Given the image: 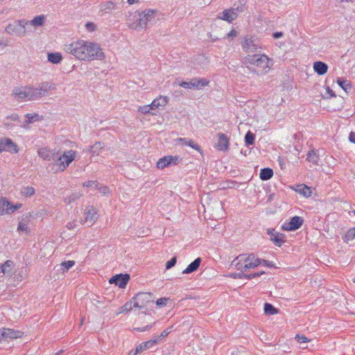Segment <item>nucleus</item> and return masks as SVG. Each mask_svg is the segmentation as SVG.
Instances as JSON below:
<instances>
[{"label": "nucleus", "instance_id": "nucleus-1", "mask_svg": "<svg viewBox=\"0 0 355 355\" xmlns=\"http://www.w3.org/2000/svg\"><path fill=\"white\" fill-rule=\"evenodd\" d=\"M38 155L44 160H55L53 164L52 171L54 172L64 171L73 161L76 157V151L70 150L65 151L62 155H58L55 151L48 148H42L37 150Z\"/></svg>", "mask_w": 355, "mask_h": 355}, {"label": "nucleus", "instance_id": "nucleus-35", "mask_svg": "<svg viewBox=\"0 0 355 355\" xmlns=\"http://www.w3.org/2000/svg\"><path fill=\"white\" fill-rule=\"evenodd\" d=\"M337 83L346 92L352 89L351 82L347 80L340 78H338Z\"/></svg>", "mask_w": 355, "mask_h": 355}, {"label": "nucleus", "instance_id": "nucleus-44", "mask_svg": "<svg viewBox=\"0 0 355 355\" xmlns=\"http://www.w3.org/2000/svg\"><path fill=\"white\" fill-rule=\"evenodd\" d=\"M26 118L28 119V123H31L34 121H37L39 118V114H26L25 115Z\"/></svg>", "mask_w": 355, "mask_h": 355}, {"label": "nucleus", "instance_id": "nucleus-38", "mask_svg": "<svg viewBox=\"0 0 355 355\" xmlns=\"http://www.w3.org/2000/svg\"><path fill=\"white\" fill-rule=\"evenodd\" d=\"M75 265L74 261H63L60 264V270L62 273L67 272L71 267Z\"/></svg>", "mask_w": 355, "mask_h": 355}, {"label": "nucleus", "instance_id": "nucleus-40", "mask_svg": "<svg viewBox=\"0 0 355 355\" xmlns=\"http://www.w3.org/2000/svg\"><path fill=\"white\" fill-rule=\"evenodd\" d=\"M254 139V135L250 131H248L245 135V142L248 146L253 145Z\"/></svg>", "mask_w": 355, "mask_h": 355}, {"label": "nucleus", "instance_id": "nucleus-59", "mask_svg": "<svg viewBox=\"0 0 355 355\" xmlns=\"http://www.w3.org/2000/svg\"><path fill=\"white\" fill-rule=\"evenodd\" d=\"M150 328H151V326L146 325V326H145L143 328H135V329L138 331H145L149 330Z\"/></svg>", "mask_w": 355, "mask_h": 355}, {"label": "nucleus", "instance_id": "nucleus-8", "mask_svg": "<svg viewBox=\"0 0 355 355\" xmlns=\"http://www.w3.org/2000/svg\"><path fill=\"white\" fill-rule=\"evenodd\" d=\"M241 46L246 53H251L258 51L261 49V44L257 37H246L241 43Z\"/></svg>", "mask_w": 355, "mask_h": 355}, {"label": "nucleus", "instance_id": "nucleus-43", "mask_svg": "<svg viewBox=\"0 0 355 355\" xmlns=\"http://www.w3.org/2000/svg\"><path fill=\"white\" fill-rule=\"evenodd\" d=\"M151 110H153V109L150 105L140 106L138 108V111L142 114H150Z\"/></svg>", "mask_w": 355, "mask_h": 355}, {"label": "nucleus", "instance_id": "nucleus-36", "mask_svg": "<svg viewBox=\"0 0 355 355\" xmlns=\"http://www.w3.org/2000/svg\"><path fill=\"white\" fill-rule=\"evenodd\" d=\"M45 17L44 15L36 16L31 21H28V24H31L34 26H41L44 23Z\"/></svg>", "mask_w": 355, "mask_h": 355}, {"label": "nucleus", "instance_id": "nucleus-58", "mask_svg": "<svg viewBox=\"0 0 355 355\" xmlns=\"http://www.w3.org/2000/svg\"><path fill=\"white\" fill-rule=\"evenodd\" d=\"M261 263L266 266H268V267H272L273 266V264L272 262L268 261V260H265V259H261Z\"/></svg>", "mask_w": 355, "mask_h": 355}, {"label": "nucleus", "instance_id": "nucleus-42", "mask_svg": "<svg viewBox=\"0 0 355 355\" xmlns=\"http://www.w3.org/2000/svg\"><path fill=\"white\" fill-rule=\"evenodd\" d=\"M82 195L83 194L80 193H73L72 195H71L70 196L65 199V202L71 203V202H73L79 199L82 196Z\"/></svg>", "mask_w": 355, "mask_h": 355}, {"label": "nucleus", "instance_id": "nucleus-41", "mask_svg": "<svg viewBox=\"0 0 355 355\" xmlns=\"http://www.w3.org/2000/svg\"><path fill=\"white\" fill-rule=\"evenodd\" d=\"M21 193L25 196H31L35 193V189L32 187H26L22 188Z\"/></svg>", "mask_w": 355, "mask_h": 355}, {"label": "nucleus", "instance_id": "nucleus-51", "mask_svg": "<svg viewBox=\"0 0 355 355\" xmlns=\"http://www.w3.org/2000/svg\"><path fill=\"white\" fill-rule=\"evenodd\" d=\"M133 300H131L130 302H127L125 303L123 306H122V311L124 312H128L130 311L131 309H132V302Z\"/></svg>", "mask_w": 355, "mask_h": 355}, {"label": "nucleus", "instance_id": "nucleus-64", "mask_svg": "<svg viewBox=\"0 0 355 355\" xmlns=\"http://www.w3.org/2000/svg\"><path fill=\"white\" fill-rule=\"evenodd\" d=\"M135 302H134V306L135 307H139V308H141L143 307L144 306L141 304L140 302L137 301V300H135Z\"/></svg>", "mask_w": 355, "mask_h": 355}, {"label": "nucleus", "instance_id": "nucleus-17", "mask_svg": "<svg viewBox=\"0 0 355 355\" xmlns=\"http://www.w3.org/2000/svg\"><path fill=\"white\" fill-rule=\"evenodd\" d=\"M130 279V275L128 274H119L113 276L110 282L111 284H115L119 288H123L127 285L128 281Z\"/></svg>", "mask_w": 355, "mask_h": 355}, {"label": "nucleus", "instance_id": "nucleus-30", "mask_svg": "<svg viewBox=\"0 0 355 355\" xmlns=\"http://www.w3.org/2000/svg\"><path fill=\"white\" fill-rule=\"evenodd\" d=\"M104 147L105 145L103 143L98 141L96 142L93 146H90L89 152H90L92 155H98L101 150Z\"/></svg>", "mask_w": 355, "mask_h": 355}, {"label": "nucleus", "instance_id": "nucleus-32", "mask_svg": "<svg viewBox=\"0 0 355 355\" xmlns=\"http://www.w3.org/2000/svg\"><path fill=\"white\" fill-rule=\"evenodd\" d=\"M62 57L60 53H49L48 60L53 64H58L62 60Z\"/></svg>", "mask_w": 355, "mask_h": 355}, {"label": "nucleus", "instance_id": "nucleus-18", "mask_svg": "<svg viewBox=\"0 0 355 355\" xmlns=\"http://www.w3.org/2000/svg\"><path fill=\"white\" fill-rule=\"evenodd\" d=\"M218 138L216 146L218 150L226 151L229 148V138L224 133L220 132L217 134Z\"/></svg>", "mask_w": 355, "mask_h": 355}, {"label": "nucleus", "instance_id": "nucleus-37", "mask_svg": "<svg viewBox=\"0 0 355 355\" xmlns=\"http://www.w3.org/2000/svg\"><path fill=\"white\" fill-rule=\"evenodd\" d=\"M261 264V259L259 258H254L253 260H250L244 265V267H245V269H251V268H255Z\"/></svg>", "mask_w": 355, "mask_h": 355}, {"label": "nucleus", "instance_id": "nucleus-14", "mask_svg": "<svg viewBox=\"0 0 355 355\" xmlns=\"http://www.w3.org/2000/svg\"><path fill=\"white\" fill-rule=\"evenodd\" d=\"M2 151L17 153V146L10 139H0V153Z\"/></svg>", "mask_w": 355, "mask_h": 355}, {"label": "nucleus", "instance_id": "nucleus-25", "mask_svg": "<svg viewBox=\"0 0 355 355\" xmlns=\"http://www.w3.org/2000/svg\"><path fill=\"white\" fill-rule=\"evenodd\" d=\"M313 69L318 75H324L327 71L328 66L323 62L318 61L314 62Z\"/></svg>", "mask_w": 355, "mask_h": 355}, {"label": "nucleus", "instance_id": "nucleus-50", "mask_svg": "<svg viewBox=\"0 0 355 355\" xmlns=\"http://www.w3.org/2000/svg\"><path fill=\"white\" fill-rule=\"evenodd\" d=\"M295 338L299 343H306L309 341V340L304 336L297 335Z\"/></svg>", "mask_w": 355, "mask_h": 355}, {"label": "nucleus", "instance_id": "nucleus-60", "mask_svg": "<svg viewBox=\"0 0 355 355\" xmlns=\"http://www.w3.org/2000/svg\"><path fill=\"white\" fill-rule=\"evenodd\" d=\"M67 227L69 230L74 229L76 227V223L75 221L69 223Z\"/></svg>", "mask_w": 355, "mask_h": 355}, {"label": "nucleus", "instance_id": "nucleus-45", "mask_svg": "<svg viewBox=\"0 0 355 355\" xmlns=\"http://www.w3.org/2000/svg\"><path fill=\"white\" fill-rule=\"evenodd\" d=\"M264 273H265L264 271H261V272L251 273V274H249V275H245V279H252L253 278L260 277L261 275H263Z\"/></svg>", "mask_w": 355, "mask_h": 355}, {"label": "nucleus", "instance_id": "nucleus-62", "mask_svg": "<svg viewBox=\"0 0 355 355\" xmlns=\"http://www.w3.org/2000/svg\"><path fill=\"white\" fill-rule=\"evenodd\" d=\"M236 36V31L235 30H232L228 34L227 37H234Z\"/></svg>", "mask_w": 355, "mask_h": 355}, {"label": "nucleus", "instance_id": "nucleus-39", "mask_svg": "<svg viewBox=\"0 0 355 355\" xmlns=\"http://www.w3.org/2000/svg\"><path fill=\"white\" fill-rule=\"evenodd\" d=\"M264 312L268 315H274L278 313L277 309L271 304L266 303L264 304Z\"/></svg>", "mask_w": 355, "mask_h": 355}, {"label": "nucleus", "instance_id": "nucleus-10", "mask_svg": "<svg viewBox=\"0 0 355 355\" xmlns=\"http://www.w3.org/2000/svg\"><path fill=\"white\" fill-rule=\"evenodd\" d=\"M209 84V81L205 78H192L189 82L182 81L179 85L184 88L201 89Z\"/></svg>", "mask_w": 355, "mask_h": 355}, {"label": "nucleus", "instance_id": "nucleus-49", "mask_svg": "<svg viewBox=\"0 0 355 355\" xmlns=\"http://www.w3.org/2000/svg\"><path fill=\"white\" fill-rule=\"evenodd\" d=\"M176 262H177L176 257H173L170 261L166 262V269L171 268L173 266H174L175 265Z\"/></svg>", "mask_w": 355, "mask_h": 355}, {"label": "nucleus", "instance_id": "nucleus-23", "mask_svg": "<svg viewBox=\"0 0 355 355\" xmlns=\"http://www.w3.org/2000/svg\"><path fill=\"white\" fill-rule=\"evenodd\" d=\"M132 300H137L144 306L145 304L152 300L150 293H139Z\"/></svg>", "mask_w": 355, "mask_h": 355}, {"label": "nucleus", "instance_id": "nucleus-33", "mask_svg": "<svg viewBox=\"0 0 355 355\" xmlns=\"http://www.w3.org/2000/svg\"><path fill=\"white\" fill-rule=\"evenodd\" d=\"M3 334L4 337L6 338H17L20 336L21 332L19 331H14L11 329H3Z\"/></svg>", "mask_w": 355, "mask_h": 355}, {"label": "nucleus", "instance_id": "nucleus-6", "mask_svg": "<svg viewBox=\"0 0 355 355\" xmlns=\"http://www.w3.org/2000/svg\"><path fill=\"white\" fill-rule=\"evenodd\" d=\"M139 18L137 19V23H133L130 25V27L133 29H137L138 27L146 28L148 23L155 18V11L154 10L146 9L144 11L139 12Z\"/></svg>", "mask_w": 355, "mask_h": 355}, {"label": "nucleus", "instance_id": "nucleus-46", "mask_svg": "<svg viewBox=\"0 0 355 355\" xmlns=\"http://www.w3.org/2000/svg\"><path fill=\"white\" fill-rule=\"evenodd\" d=\"M346 239L347 241H352L355 239V228L349 230L346 235Z\"/></svg>", "mask_w": 355, "mask_h": 355}, {"label": "nucleus", "instance_id": "nucleus-56", "mask_svg": "<svg viewBox=\"0 0 355 355\" xmlns=\"http://www.w3.org/2000/svg\"><path fill=\"white\" fill-rule=\"evenodd\" d=\"M232 276L234 278H240V279L244 278L245 279V274L243 272H241L239 273H235L234 275H232Z\"/></svg>", "mask_w": 355, "mask_h": 355}, {"label": "nucleus", "instance_id": "nucleus-28", "mask_svg": "<svg viewBox=\"0 0 355 355\" xmlns=\"http://www.w3.org/2000/svg\"><path fill=\"white\" fill-rule=\"evenodd\" d=\"M167 102L168 101L166 97H162L160 96L159 98L154 99L153 101L150 105L153 110H154L157 109L159 106L166 105Z\"/></svg>", "mask_w": 355, "mask_h": 355}, {"label": "nucleus", "instance_id": "nucleus-31", "mask_svg": "<svg viewBox=\"0 0 355 355\" xmlns=\"http://www.w3.org/2000/svg\"><path fill=\"white\" fill-rule=\"evenodd\" d=\"M273 175V171L270 168H264L261 170L259 177L262 180H270Z\"/></svg>", "mask_w": 355, "mask_h": 355}, {"label": "nucleus", "instance_id": "nucleus-16", "mask_svg": "<svg viewBox=\"0 0 355 355\" xmlns=\"http://www.w3.org/2000/svg\"><path fill=\"white\" fill-rule=\"evenodd\" d=\"M267 232L270 236V240L275 245L280 247L284 243H285L286 236L284 234L276 232L274 229H268Z\"/></svg>", "mask_w": 355, "mask_h": 355}, {"label": "nucleus", "instance_id": "nucleus-26", "mask_svg": "<svg viewBox=\"0 0 355 355\" xmlns=\"http://www.w3.org/2000/svg\"><path fill=\"white\" fill-rule=\"evenodd\" d=\"M201 259L200 257L196 259L193 262H191L186 269H184L182 271L183 274H189L191 273L199 268L200 263H201Z\"/></svg>", "mask_w": 355, "mask_h": 355}, {"label": "nucleus", "instance_id": "nucleus-48", "mask_svg": "<svg viewBox=\"0 0 355 355\" xmlns=\"http://www.w3.org/2000/svg\"><path fill=\"white\" fill-rule=\"evenodd\" d=\"M99 185V183H98L96 181H87L83 183V187H94L95 189L98 187Z\"/></svg>", "mask_w": 355, "mask_h": 355}, {"label": "nucleus", "instance_id": "nucleus-7", "mask_svg": "<svg viewBox=\"0 0 355 355\" xmlns=\"http://www.w3.org/2000/svg\"><path fill=\"white\" fill-rule=\"evenodd\" d=\"M28 24L26 20H17L13 24H9L6 27V32L8 34H16L19 37L25 35V26Z\"/></svg>", "mask_w": 355, "mask_h": 355}, {"label": "nucleus", "instance_id": "nucleus-11", "mask_svg": "<svg viewBox=\"0 0 355 355\" xmlns=\"http://www.w3.org/2000/svg\"><path fill=\"white\" fill-rule=\"evenodd\" d=\"M21 207L20 203L12 205L6 198H0V215L12 214Z\"/></svg>", "mask_w": 355, "mask_h": 355}, {"label": "nucleus", "instance_id": "nucleus-52", "mask_svg": "<svg viewBox=\"0 0 355 355\" xmlns=\"http://www.w3.org/2000/svg\"><path fill=\"white\" fill-rule=\"evenodd\" d=\"M168 301L167 298H159L156 301V304L157 306H164L166 304V302Z\"/></svg>", "mask_w": 355, "mask_h": 355}, {"label": "nucleus", "instance_id": "nucleus-21", "mask_svg": "<svg viewBox=\"0 0 355 355\" xmlns=\"http://www.w3.org/2000/svg\"><path fill=\"white\" fill-rule=\"evenodd\" d=\"M159 342V338L148 340L146 342L141 343L139 346L137 347V352H142L144 350L152 348L154 345H157Z\"/></svg>", "mask_w": 355, "mask_h": 355}, {"label": "nucleus", "instance_id": "nucleus-5", "mask_svg": "<svg viewBox=\"0 0 355 355\" xmlns=\"http://www.w3.org/2000/svg\"><path fill=\"white\" fill-rule=\"evenodd\" d=\"M85 45L86 41L78 40L70 44H65L64 51L67 53L73 55L76 58L83 60Z\"/></svg>", "mask_w": 355, "mask_h": 355}, {"label": "nucleus", "instance_id": "nucleus-53", "mask_svg": "<svg viewBox=\"0 0 355 355\" xmlns=\"http://www.w3.org/2000/svg\"><path fill=\"white\" fill-rule=\"evenodd\" d=\"M85 26H86L87 29L91 32L94 31L96 29V25L92 22L87 23Z\"/></svg>", "mask_w": 355, "mask_h": 355}, {"label": "nucleus", "instance_id": "nucleus-4", "mask_svg": "<svg viewBox=\"0 0 355 355\" xmlns=\"http://www.w3.org/2000/svg\"><path fill=\"white\" fill-rule=\"evenodd\" d=\"M83 60H92L94 59L101 60L105 58L99 44L92 42L86 41Z\"/></svg>", "mask_w": 355, "mask_h": 355}, {"label": "nucleus", "instance_id": "nucleus-47", "mask_svg": "<svg viewBox=\"0 0 355 355\" xmlns=\"http://www.w3.org/2000/svg\"><path fill=\"white\" fill-rule=\"evenodd\" d=\"M99 191L100 193H101L103 195H106L110 193V189L106 186H101L100 184L98 187L96 188Z\"/></svg>", "mask_w": 355, "mask_h": 355}, {"label": "nucleus", "instance_id": "nucleus-12", "mask_svg": "<svg viewBox=\"0 0 355 355\" xmlns=\"http://www.w3.org/2000/svg\"><path fill=\"white\" fill-rule=\"evenodd\" d=\"M182 159L179 156H165L159 159L157 162V167L159 169H163L171 165H177L182 161Z\"/></svg>", "mask_w": 355, "mask_h": 355}, {"label": "nucleus", "instance_id": "nucleus-24", "mask_svg": "<svg viewBox=\"0 0 355 355\" xmlns=\"http://www.w3.org/2000/svg\"><path fill=\"white\" fill-rule=\"evenodd\" d=\"M178 144L180 145H187L192 148L198 150V152L201 153V148L200 147L194 142L193 140L188 139V138H179L177 139Z\"/></svg>", "mask_w": 355, "mask_h": 355}, {"label": "nucleus", "instance_id": "nucleus-54", "mask_svg": "<svg viewBox=\"0 0 355 355\" xmlns=\"http://www.w3.org/2000/svg\"><path fill=\"white\" fill-rule=\"evenodd\" d=\"M230 10H232L234 12H236L238 15L239 12H241L243 11L244 7L243 5H241V6H238L236 8H230Z\"/></svg>", "mask_w": 355, "mask_h": 355}, {"label": "nucleus", "instance_id": "nucleus-20", "mask_svg": "<svg viewBox=\"0 0 355 355\" xmlns=\"http://www.w3.org/2000/svg\"><path fill=\"white\" fill-rule=\"evenodd\" d=\"M15 267V263L12 260H7L0 267V272L4 275L12 276L13 274V268Z\"/></svg>", "mask_w": 355, "mask_h": 355}, {"label": "nucleus", "instance_id": "nucleus-27", "mask_svg": "<svg viewBox=\"0 0 355 355\" xmlns=\"http://www.w3.org/2000/svg\"><path fill=\"white\" fill-rule=\"evenodd\" d=\"M295 191L302 194L303 196L306 198L310 197L312 193L311 187L304 184L297 185Z\"/></svg>", "mask_w": 355, "mask_h": 355}, {"label": "nucleus", "instance_id": "nucleus-34", "mask_svg": "<svg viewBox=\"0 0 355 355\" xmlns=\"http://www.w3.org/2000/svg\"><path fill=\"white\" fill-rule=\"evenodd\" d=\"M306 160L313 164H318L319 157L315 150H311L307 153Z\"/></svg>", "mask_w": 355, "mask_h": 355}, {"label": "nucleus", "instance_id": "nucleus-19", "mask_svg": "<svg viewBox=\"0 0 355 355\" xmlns=\"http://www.w3.org/2000/svg\"><path fill=\"white\" fill-rule=\"evenodd\" d=\"M218 19L226 21L229 23L232 22L235 19L237 18V13L234 12L230 9H226L223 10L220 15L218 17Z\"/></svg>", "mask_w": 355, "mask_h": 355}, {"label": "nucleus", "instance_id": "nucleus-3", "mask_svg": "<svg viewBox=\"0 0 355 355\" xmlns=\"http://www.w3.org/2000/svg\"><path fill=\"white\" fill-rule=\"evenodd\" d=\"M30 88V101L39 100L46 95L49 90L56 89V85L53 82H42L40 83L37 87H29Z\"/></svg>", "mask_w": 355, "mask_h": 355}, {"label": "nucleus", "instance_id": "nucleus-61", "mask_svg": "<svg viewBox=\"0 0 355 355\" xmlns=\"http://www.w3.org/2000/svg\"><path fill=\"white\" fill-rule=\"evenodd\" d=\"M349 140L355 144V133L352 132H350L349 135Z\"/></svg>", "mask_w": 355, "mask_h": 355}, {"label": "nucleus", "instance_id": "nucleus-9", "mask_svg": "<svg viewBox=\"0 0 355 355\" xmlns=\"http://www.w3.org/2000/svg\"><path fill=\"white\" fill-rule=\"evenodd\" d=\"M254 258V254H250L248 255L239 254L238 257H236L232 261V265L234 266L236 270L244 272L248 270V269H245V267H244V265L246 263V262H248L250 260H253Z\"/></svg>", "mask_w": 355, "mask_h": 355}, {"label": "nucleus", "instance_id": "nucleus-63", "mask_svg": "<svg viewBox=\"0 0 355 355\" xmlns=\"http://www.w3.org/2000/svg\"><path fill=\"white\" fill-rule=\"evenodd\" d=\"M283 36V33L282 32H275L273 33V37L276 39L280 38Z\"/></svg>", "mask_w": 355, "mask_h": 355}, {"label": "nucleus", "instance_id": "nucleus-2", "mask_svg": "<svg viewBox=\"0 0 355 355\" xmlns=\"http://www.w3.org/2000/svg\"><path fill=\"white\" fill-rule=\"evenodd\" d=\"M245 62L250 65V67L248 66V69L252 68V66L260 69L261 74L266 73L268 71L267 69L270 68V60L264 54L248 55L245 58Z\"/></svg>", "mask_w": 355, "mask_h": 355}, {"label": "nucleus", "instance_id": "nucleus-29", "mask_svg": "<svg viewBox=\"0 0 355 355\" xmlns=\"http://www.w3.org/2000/svg\"><path fill=\"white\" fill-rule=\"evenodd\" d=\"M116 9V4L113 3L112 1H107L105 2L102 4H101V11L105 12V13H110L113 10Z\"/></svg>", "mask_w": 355, "mask_h": 355}, {"label": "nucleus", "instance_id": "nucleus-22", "mask_svg": "<svg viewBox=\"0 0 355 355\" xmlns=\"http://www.w3.org/2000/svg\"><path fill=\"white\" fill-rule=\"evenodd\" d=\"M97 218L98 214L94 208L93 207L88 208L85 213V221L92 225Z\"/></svg>", "mask_w": 355, "mask_h": 355}, {"label": "nucleus", "instance_id": "nucleus-13", "mask_svg": "<svg viewBox=\"0 0 355 355\" xmlns=\"http://www.w3.org/2000/svg\"><path fill=\"white\" fill-rule=\"evenodd\" d=\"M304 220L300 216L293 217L290 222L284 223L282 225V230L284 231H295L298 230L303 224Z\"/></svg>", "mask_w": 355, "mask_h": 355}, {"label": "nucleus", "instance_id": "nucleus-55", "mask_svg": "<svg viewBox=\"0 0 355 355\" xmlns=\"http://www.w3.org/2000/svg\"><path fill=\"white\" fill-rule=\"evenodd\" d=\"M17 229L19 231H26L27 226L25 223H19Z\"/></svg>", "mask_w": 355, "mask_h": 355}, {"label": "nucleus", "instance_id": "nucleus-15", "mask_svg": "<svg viewBox=\"0 0 355 355\" xmlns=\"http://www.w3.org/2000/svg\"><path fill=\"white\" fill-rule=\"evenodd\" d=\"M12 96L22 101H30L29 87H15L13 89Z\"/></svg>", "mask_w": 355, "mask_h": 355}, {"label": "nucleus", "instance_id": "nucleus-57", "mask_svg": "<svg viewBox=\"0 0 355 355\" xmlns=\"http://www.w3.org/2000/svg\"><path fill=\"white\" fill-rule=\"evenodd\" d=\"M168 334H169V331H168V329H165L161 333V335L159 336H157V338H159V341L162 338H164V337L167 336L168 335Z\"/></svg>", "mask_w": 355, "mask_h": 355}]
</instances>
